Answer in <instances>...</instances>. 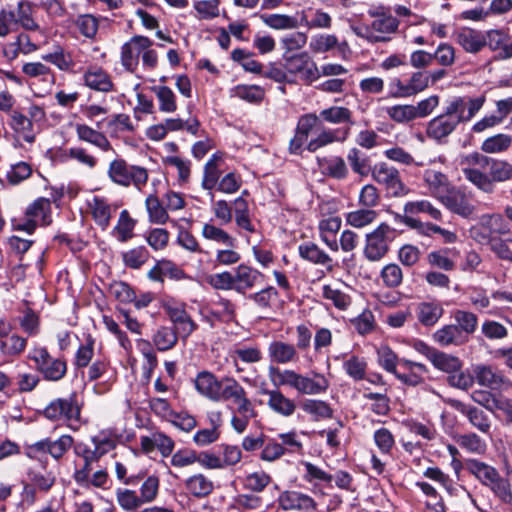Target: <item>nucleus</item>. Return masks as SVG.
Returning <instances> with one entry per match:
<instances>
[{
	"mask_svg": "<svg viewBox=\"0 0 512 512\" xmlns=\"http://www.w3.org/2000/svg\"><path fill=\"white\" fill-rule=\"evenodd\" d=\"M461 165L465 179L486 194L494 193L495 182H506L512 179V164L479 152L464 156Z\"/></svg>",
	"mask_w": 512,
	"mask_h": 512,
	"instance_id": "1",
	"label": "nucleus"
},
{
	"mask_svg": "<svg viewBox=\"0 0 512 512\" xmlns=\"http://www.w3.org/2000/svg\"><path fill=\"white\" fill-rule=\"evenodd\" d=\"M269 378L275 387L288 386L304 395H319L325 393L329 388L328 379L319 373L314 377H308L295 370H280L278 367H269Z\"/></svg>",
	"mask_w": 512,
	"mask_h": 512,
	"instance_id": "2",
	"label": "nucleus"
},
{
	"mask_svg": "<svg viewBox=\"0 0 512 512\" xmlns=\"http://www.w3.org/2000/svg\"><path fill=\"white\" fill-rule=\"evenodd\" d=\"M196 391L212 402L230 401L237 398V393L244 387L234 378L225 376L221 379L210 371H200L194 379Z\"/></svg>",
	"mask_w": 512,
	"mask_h": 512,
	"instance_id": "3",
	"label": "nucleus"
},
{
	"mask_svg": "<svg viewBox=\"0 0 512 512\" xmlns=\"http://www.w3.org/2000/svg\"><path fill=\"white\" fill-rule=\"evenodd\" d=\"M108 176L112 182L123 187L133 185L141 190L148 181V172L144 167L129 165L124 159H114L108 168Z\"/></svg>",
	"mask_w": 512,
	"mask_h": 512,
	"instance_id": "4",
	"label": "nucleus"
},
{
	"mask_svg": "<svg viewBox=\"0 0 512 512\" xmlns=\"http://www.w3.org/2000/svg\"><path fill=\"white\" fill-rule=\"evenodd\" d=\"M51 221V202L47 198L40 197L26 208L23 217L13 220V228L32 234L38 225L46 226Z\"/></svg>",
	"mask_w": 512,
	"mask_h": 512,
	"instance_id": "5",
	"label": "nucleus"
},
{
	"mask_svg": "<svg viewBox=\"0 0 512 512\" xmlns=\"http://www.w3.org/2000/svg\"><path fill=\"white\" fill-rule=\"evenodd\" d=\"M285 69L289 78L300 80L305 84H311L320 78V70L307 52H300L293 55L284 54Z\"/></svg>",
	"mask_w": 512,
	"mask_h": 512,
	"instance_id": "6",
	"label": "nucleus"
},
{
	"mask_svg": "<svg viewBox=\"0 0 512 512\" xmlns=\"http://www.w3.org/2000/svg\"><path fill=\"white\" fill-rule=\"evenodd\" d=\"M29 358L46 380L59 381L66 374V362L60 358H53L45 347H34Z\"/></svg>",
	"mask_w": 512,
	"mask_h": 512,
	"instance_id": "7",
	"label": "nucleus"
},
{
	"mask_svg": "<svg viewBox=\"0 0 512 512\" xmlns=\"http://www.w3.org/2000/svg\"><path fill=\"white\" fill-rule=\"evenodd\" d=\"M393 231L388 224L381 223L375 230L366 234L363 253L368 261L378 262L387 254Z\"/></svg>",
	"mask_w": 512,
	"mask_h": 512,
	"instance_id": "8",
	"label": "nucleus"
},
{
	"mask_svg": "<svg viewBox=\"0 0 512 512\" xmlns=\"http://www.w3.org/2000/svg\"><path fill=\"white\" fill-rule=\"evenodd\" d=\"M372 177L378 184L383 185L391 196L400 197L408 193L398 169L385 162L377 163L374 166Z\"/></svg>",
	"mask_w": 512,
	"mask_h": 512,
	"instance_id": "9",
	"label": "nucleus"
},
{
	"mask_svg": "<svg viewBox=\"0 0 512 512\" xmlns=\"http://www.w3.org/2000/svg\"><path fill=\"white\" fill-rule=\"evenodd\" d=\"M278 506L285 512H316L317 502L308 494L297 490H285L277 499Z\"/></svg>",
	"mask_w": 512,
	"mask_h": 512,
	"instance_id": "10",
	"label": "nucleus"
},
{
	"mask_svg": "<svg viewBox=\"0 0 512 512\" xmlns=\"http://www.w3.org/2000/svg\"><path fill=\"white\" fill-rule=\"evenodd\" d=\"M439 201L449 211L465 219L471 218L476 211V207L470 202L466 194L456 186H453L445 195L441 196Z\"/></svg>",
	"mask_w": 512,
	"mask_h": 512,
	"instance_id": "11",
	"label": "nucleus"
},
{
	"mask_svg": "<svg viewBox=\"0 0 512 512\" xmlns=\"http://www.w3.org/2000/svg\"><path fill=\"white\" fill-rule=\"evenodd\" d=\"M164 309L175 326L174 330L181 338L186 339L196 330L197 324L187 313L185 304L168 303L164 306Z\"/></svg>",
	"mask_w": 512,
	"mask_h": 512,
	"instance_id": "12",
	"label": "nucleus"
},
{
	"mask_svg": "<svg viewBox=\"0 0 512 512\" xmlns=\"http://www.w3.org/2000/svg\"><path fill=\"white\" fill-rule=\"evenodd\" d=\"M44 416L50 420H79L80 407L76 401L75 395L69 398H58L52 401L45 409Z\"/></svg>",
	"mask_w": 512,
	"mask_h": 512,
	"instance_id": "13",
	"label": "nucleus"
},
{
	"mask_svg": "<svg viewBox=\"0 0 512 512\" xmlns=\"http://www.w3.org/2000/svg\"><path fill=\"white\" fill-rule=\"evenodd\" d=\"M152 41L144 36H134L125 43L121 49V63L130 72H134L139 63V56L146 48H150Z\"/></svg>",
	"mask_w": 512,
	"mask_h": 512,
	"instance_id": "14",
	"label": "nucleus"
},
{
	"mask_svg": "<svg viewBox=\"0 0 512 512\" xmlns=\"http://www.w3.org/2000/svg\"><path fill=\"white\" fill-rule=\"evenodd\" d=\"M456 114L448 113V105L443 114L429 121L426 134L429 138L440 141L449 136L460 124Z\"/></svg>",
	"mask_w": 512,
	"mask_h": 512,
	"instance_id": "15",
	"label": "nucleus"
},
{
	"mask_svg": "<svg viewBox=\"0 0 512 512\" xmlns=\"http://www.w3.org/2000/svg\"><path fill=\"white\" fill-rule=\"evenodd\" d=\"M485 97L476 98L455 97L448 102V113L456 114L460 122L470 121L483 107Z\"/></svg>",
	"mask_w": 512,
	"mask_h": 512,
	"instance_id": "16",
	"label": "nucleus"
},
{
	"mask_svg": "<svg viewBox=\"0 0 512 512\" xmlns=\"http://www.w3.org/2000/svg\"><path fill=\"white\" fill-rule=\"evenodd\" d=\"M449 404L459 413L465 416L469 423L483 434H489L491 429V419L481 409L467 405L459 400H450Z\"/></svg>",
	"mask_w": 512,
	"mask_h": 512,
	"instance_id": "17",
	"label": "nucleus"
},
{
	"mask_svg": "<svg viewBox=\"0 0 512 512\" xmlns=\"http://www.w3.org/2000/svg\"><path fill=\"white\" fill-rule=\"evenodd\" d=\"M236 397L237 398H232L230 401L237 406V412L240 416L233 415L231 425L237 433L241 434L246 430L249 420L254 417L255 411L244 388L237 393Z\"/></svg>",
	"mask_w": 512,
	"mask_h": 512,
	"instance_id": "18",
	"label": "nucleus"
},
{
	"mask_svg": "<svg viewBox=\"0 0 512 512\" xmlns=\"http://www.w3.org/2000/svg\"><path fill=\"white\" fill-rule=\"evenodd\" d=\"M73 445V438L70 435H62L57 440L44 439L32 444L29 447L28 455L44 452L49 453L54 459H60Z\"/></svg>",
	"mask_w": 512,
	"mask_h": 512,
	"instance_id": "19",
	"label": "nucleus"
},
{
	"mask_svg": "<svg viewBox=\"0 0 512 512\" xmlns=\"http://www.w3.org/2000/svg\"><path fill=\"white\" fill-rule=\"evenodd\" d=\"M29 485L25 487L28 493L29 486L31 489L32 501H34L35 491L47 493L51 490L56 482V476L52 471H48L44 466L33 467L28 471Z\"/></svg>",
	"mask_w": 512,
	"mask_h": 512,
	"instance_id": "20",
	"label": "nucleus"
},
{
	"mask_svg": "<svg viewBox=\"0 0 512 512\" xmlns=\"http://www.w3.org/2000/svg\"><path fill=\"white\" fill-rule=\"evenodd\" d=\"M267 353L270 362L278 365L297 362L299 359L295 345L280 340L270 342Z\"/></svg>",
	"mask_w": 512,
	"mask_h": 512,
	"instance_id": "21",
	"label": "nucleus"
},
{
	"mask_svg": "<svg viewBox=\"0 0 512 512\" xmlns=\"http://www.w3.org/2000/svg\"><path fill=\"white\" fill-rule=\"evenodd\" d=\"M423 181L430 194L438 200L454 186L446 174L432 168L423 172Z\"/></svg>",
	"mask_w": 512,
	"mask_h": 512,
	"instance_id": "22",
	"label": "nucleus"
},
{
	"mask_svg": "<svg viewBox=\"0 0 512 512\" xmlns=\"http://www.w3.org/2000/svg\"><path fill=\"white\" fill-rule=\"evenodd\" d=\"M262 276L258 270L241 264L233 271L234 290L239 294H245L258 283Z\"/></svg>",
	"mask_w": 512,
	"mask_h": 512,
	"instance_id": "23",
	"label": "nucleus"
},
{
	"mask_svg": "<svg viewBox=\"0 0 512 512\" xmlns=\"http://www.w3.org/2000/svg\"><path fill=\"white\" fill-rule=\"evenodd\" d=\"M473 374L479 385L490 389H500L506 382L503 373L490 365H476Z\"/></svg>",
	"mask_w": 512,
	"mask_h": 512,
	"instance_id": "24",
	"label": "nucleus"
},
{
	"mask_svg": "<svg viewBox=\"0 0 512 512\" xmlns=\"http://www.w3.org/2000/svg\"><path fill=\"white\" fill-rule=\"evenodd\" d=\"M399 365L406 370V372H396L395 377L403 384L408 386H418L423 383V375L428 372L427 367L418 362H413L407 359H400Z\"/></svg>",
	"mask_w": 512,
	"mask_h": 512,
	"instance_id": "25",
	"label": "nucleus"
},
{
	"mask_svg": "<svg viewBox=\"0 0 512 512\" xmlns=\"http://www.w3.org/2000/svg\"><path fill=\"white\" fill-rule=\"evenodd\" d=\"M299 256L315 265H321L328 272L334 270L333 259L313 242H305L298 246Z\"/></svg>",
	"mask_w": 512,
	"mask_h": 512,
	"instance_id": "26",
	"label": "nucleus"
},
{
	"mask_svg": "<svg viewBox=\"0 0 512 512\" xmlns=\"http://www.w3.org/2000/svg\"><path fill=\"white\" fill-rule=\"evenodd\" d=\"M455 41L465 52L471 54H476L485 47L484 33L470 28L459 30Z\"/></svg>",
	"mask_w": 512,
	"mask_h": 512,
	"instance_id": "27",
	"label": "nucleus"
},
{
	"mask_svg": "<svg viewBox=\"0 0 512 512\" xmlns=\"http://www.w3.org/2000/svg\"><path fill=\"white\" fill-rule=\"evenodd\" d=\"M84 82L87 87L101 92H109L113 83L107 72L98 66H91L84 73Z\"/></svg>",
	"mask_w": 512,
	"mask_h": 512,
	"instance_id": "28",
	"label": "nucleus"
},
{
	"mask_svg": "<svg viewBox=\"0 0 512 512\" xmlns=\"http://www.w3.org/2000/svg\"><path fill=\"white\" fill-rule=\"evenodd\" d=\"M265 394L269 397L267 405L273 412L284 417H290L294 414L296 410L295 402L286 397L281 391L268 390Z\"/></svg>",
	"mask_w": 512,
	"mask_h": 512,
	"instance_id": "29",
	"label": "nucleus"
},
{
	"mask_svg": "<svg viewBox=\"0 0 512 512\" xmlns=\"http://www.w3.org/2000/svg\"><path fill=\"white\" fill-rule=\"evenodd\" d=\"M88 207L96 224L105 230L112 216V208L105 198L94 196L89 202Z\"/></svg>",
	"mask_w": 512,
	"mask_h": 512,
	"instance_id": "30",
	"label": "nucleus"
},
{
	"mask_svg": "<svg viewBox=\"0 0 512 512\" xmlns=\"http://www.w3.org/2000/svg\"><path fill=\"white\" fill-rule=\"evenodd\" d=\"M341 224L342 221L338 216L324 218L319 222L320 238L332 251L339 250L335 235L340 230Z\"/></svg>",
	"mask_w": 512,
	"mask_h": 512,
	"instance_id": "31",
	"label": "nucleus"
},
{
	"mask_svg": "<svg viewBox=\"0 0 512 512\" xmlns=\"http://www.w3.org/2000/svg\"><path fill=\"white\" fill-rule=\"evenodd\" d=\"M321 172L331 178L342 180L348 176V167L342 157L330 156L318 158Z\"/></svg>",
	"mask_w": 512,
	"mask_h": 512,
	"instance_id": "32",
	"label": "nucleus"
},
{
	"mask_svg": "<svg viewBox=\"0 0 512 512\" xmlns=\"http://www.w3.org/2000/svg\"><path fill=\"white\" fill-rule=\"evenodd\" d=\"M75 129L80 140L90 143L103 151H114L108 138L102 132L85 124H77Z\"/></svg>",
	"mask_w": 512,
	"mask_h": 512,
	"instance_id": "33",
	"label": "nucleus"
},
{
	"mask_svg": "<svg viewBox=\"0 0 512 512\" xmlns=\"http://www.w3.org/2000/svg\"><path fill=\"white\" fill-rule=\"evenodd\" d=\"M443 307L435 302H421L416 307L418 321L424 326H433L443 315Z\"/></svg>",
	"mask_w": 512,
	"mask_h": 512,
	"instance_id": "34",
	"label": "nucleus"
},
{
	"mask_svg": "<svg viewBox=\"0 0 512 512\" xmlns=\"http://www.w3.org/2000/svg\"><path fill=\"white\" fill-rule=\"evenodd\" d=\"M9 125L11 129L24 141L31 143L35 139L32 120L18 111H12L10 114Z\"/></svg>",
	"mask_w": 512,
	"mask_h": 512,
	"instance_id": "35",
	"label": "nucleus"
},
{
	"mask_svg": "<svg viewBox=\"0 0 512 512\" xmlns=\"http://www.w3.org/2000/svg\"><path fill=\"white\" fill-rule=\"evenodd\" d=\"M464 468L486 486L492 483L493 479L499 474L494 467L477 459H466Z\"/></svg>",
	"mask_w": 512,
	"mask_h": 512,
	"instance_id": "36",
	"label": "nucleus"
},
{
	"mask_svg": "<svg viewBox=\"0 0 512 512\" xmlns=\"http://www.w3.org/2000/svg\"><path fill=\"white\" fill-rule=\"evenodd\" d=\"M185 488L194 497L204 498L212 493L214 484L207 476L198 473L190 476L185 481Z\"/></svg>",
	"mask_w": 512,
	"mask_h": 512,
	"instance_id": "37",
	"label": "nucleus"
},
{
	"mask_svg": "<svg viewBox=\"0 0 512 512\" xmlns=\"http://www.w3.org/2000/svg\"><path fill=\"white\" fill-rule=\"evenodd\" d=\"M22 72L27 77L38 79L49 87L55 82V74L50 67L42 62H27L22 66Z\"/></svg>",
	"mask_w": 512,
	"mask_h": 512,
	"instance_id": "38",
	"label": "nucleus"
},
{
	"mask_svg": "<svg viewBox=\"0 0 512 512\" xmlns=\"http://www.w3.org/2000/svg\"><path fill=\"white\" fill-rule=\"evenodd\" d=\"M8 329V326H4L3 330L0 331V335L2 337L0 349L3 354L8 356L19 355L26 348V339L16 334L8 335Z\"/></svg>",
	"mask_w": 512,
	"mask_h": 512,
	"instance_id": "39",
	"label": "nucleus"
},
{
	"mask_svg": "<svg viewBox=\"0 0 512 512\" xmlns=\"http://www.w3.org/2000/svg\"><path fill=\"white\" fill-rule=\"evenodd\" d=\"M433 339L441 346L462 345L467 338L461 334L454 324L445 325L433 334Z\"/></svg>",
	"mask_w": 512,
	"mask_h": 512,
	"instance_id": "40",
	"label": "nucleus"
},
{
	"mask_svg": "<svg viewBox=\"0 0 512 512\" xmlns=\"http://www.w3.org/2000/svg\"><path fill=\"white\" fill-rule=\"evenodd\" d=\"M302 410L311 416L314 421L329 419L333 416V409L330 405L318 399H305L301 403Z\"/></svg>",
	"mask_w": 512,
	"mask_h": 512,
	"instance_id": "41",
	"label": "nucleus"
},
{
	"mask_svg": "<svg viewBox=\"0 0 512 512\" xmlns=\"http://www.w3.org/2000/svg\"><path fill=\"white\" fill-rule=\"evenodd\" d=\"M398 28V21L392 16H382L373 20L370 25V30L373 35L384 38L383 40H377V42H386L390 40L388 36L394 33Z\"/></svg>",
	"mask_w": 512,
	"mask_h": 512,
	"instance_id": "42",
	"label": "nucleus"
},
{
	"mask_svg": "<svg viewBox=\"0 0 512 512\" xmlns=\"http://www.w3.org/2000/svg\"><path fill=\"white\" fill-rule=\"evenodd\" d=\"M16 27L21 25L25 30H38L39 25L33 18V7L28 1L18 2L15 9Z\"/></svg>",
	"mask_w": 512,
	"mask_h": 512,
	"instance_id": "43",
	"label": "nucleus"
},
{
	"mask_svg": "<svg viewBox=\"0 0 512 512\" xmlns=\"http://www.w3.org/2000/svg\"><path fill=\"white\" fill-rule=\"evenodd\" d=\"M201 235L204 239L225 245L227 247H234L236 239L223 230L211 223H205L202 226Z\"/></svg>",
	"mask_w": 512,
	"mask_h": 512,
	"instance_id": "44",
	"label": "nucleus"
},
{
	"mask_svg": "<svg viewBox=\"0 0 512 512\" xmlns=\"http://www.w3.org/2000/svg\"><path fill=\"white\" fill-rule=\"evenodd\" d=\"M404 212L410 215H416L420 213L427 214L434 220L440 221L442 220L443 214L435 207L429 200H417V201H409L404 205Z\"/></svg>",
	"mask_w": 512,
	"mask_h": 512,
	"instance_id": "45",
	"label": "nucleus"
},
{
	"mask_svg": "<svg viewBox=\"0 0 512 512\" xmlns=\"http://www.w3.org/2000/svg\"><path fill=\"white\" fill-rule=\"evenodd\" d=\"M221 161V155L215 153L206 162L204 166V174L202 179V187L206 190H212L216 187L220 177L219 162Z\"/></svg>",
	"mask_w": 512,
	"mask_h": 512,
	"instance_id": "46",
	"label": "nucleus"
},
{
	"mask_svg": "<svg viewBox=\"0 0 512 512\" xmlns=\"http://www.w3.org/2000/svg\"><path fill=\"white\" fill-rule=\"evenodd\" d=\"M261 19L265 25L275 30H292L299 27L298 19L286 14H265Z\"/></svg>",
	"mask_w": 512,
	"mask_h": 512,
	"instance_id": "47",
	"label": "nucleus"
},
{
	"mask_svg": "<svg viewBox=\"0 0 512 512\" xmlns=\"http://www.w3.org/2000/svg\"><path fill=\"white\" fill-rule=\"evenodd\" d=\"M152 340L157 350L164 352L171 350L177 344L178 334L173 328L162 326L157 329Z\"/></svg>",
	"mask_w": 512,
	"mask_h": 512,
	"instance_id": "48",
	"label": "nucleus"
},
{
	"mask_svg": "<svg viewBox=\"0 0 512 512\" xmlns=\"http://www.w3.org/2000/svg\"><path fill=\"white\" fill-rule=\"evenodd\" d=\"M146 210L149 215V221L154 224H165L169 215L156 195L150 194L145 200Z\"/></svg>",
	"mask_w": 512,
	"mask_h": 512,
	"instance_id": "49",
	"label": "nucleus"
},
{
	"mask_svg": "<svg viewBox=\"0 0 512 512\" xmlns=\"http://www.w3.org/2000/svg\"><path fill=\"white\" fill-rule=\"evenodd\" d=\"M512 144V137L508 134H496L486 138L481 144V150L487 154H496L506 151Z\"/></svg>",
	"mask_w": 512,
	"mask_h": 512,
	"instance_id": "50",
	"label": "nucleus"
},
{
	"mask_svg": "<svg viewBox=\"0 0 512 512\" xmlns=\"http://www.w3.org/2000/svg\"><path fill=\"white\" fill-rule=\"evenodd\" d=\"M152 91L156 95L161 112L174 113L177 110L176 95L169 87L155 86Z\"/></svg>",
	"mask_w": 512,
	"mask_h": 512,
	"instance_id": "51",
	"label": "nucleus"
},
{
	"mask_svg": "<svg viewBox=\"0 0 512 512\" xmlns=\"http://www.w3.org/2000/svg\"><path fill=\"white\" fill-rule=\"evenodd\" d=\"M42 60L55 65L61 71H70L74 67V61L69 52L62 47H56L53 52L42 55Z\"/></svg>",
	"mask_w": 512,
	"mask_h": 512,
	"instance_id": "52",
	"label": "nucleus"
},
{
	"mask_svg": "<svg viewBox=\"0 0 512 512\" xmlns=\"http://www.w3.org/2000/svg\"><path fill=\"white\" fill-rule=\"evenodd\" d=\"M322 297L331 301L339 310H346L351 304L350 296L331 284L322 287Z\"/></svg>",
	"mask_w": 512,
	"mask_h": 512,
	"instance_id": "53",
	"label": "nucleus"
},
{
	"mask_svg": "<svg viewBox=\"0 0 512 512\" xmlns=\"http://www.w3.org/2000/svg\"><path fill=\"white\" fill-rule=\"evenodd\" d=\"M302 20L310 29H329L332 25L331 16L320 9L309 10L307 14L303 15Z\"/></svg>",
	"mask_w": 512,
	"mask_h": 512,
	"instance_id": "54",
	"label": "nucleus"
},
{
	"mask_svg": "<svg viewBox=\"0 0 512 512\" xmlns=\"http://www.w3.org/2000/svg\"><path fill=\"white\" fill-rule=\"evenodd\" d=\"M135 224V220L130 217L127 210L121 211L117 225L113 229L117 239L120 242H126L131 239Z\"/></svg>",
	"mask_w": 512,
	"mask_h": 512,
	"instance_id": "55",
	"label": "nucleus"
},
{
	"mask_svg": "<svg viewBox=\"0 0 512 512\" xmlns=\"http://www.w3.org/2000/svg\"><path fill=\"white\" fill-rule=\"evenodd\" d=\"M480 224L488 229L490 234L505 235L510 231L503 215L500 213L483 214L480 218Z\"/></svg>",
	"mask_w": 512,
	"mask_h": 512,
	"instance_id": "56",
	"label": "nucleus"
},
{
	"mask_svg": "<svg viewBox=\"0 0 512 512\" xmlns=\"http://www.w3.org/2000/svg\"><path fill=\"white\" fill-rule=\"evenodd\" d=\"M458 445L470 453L483 455L487 450L485 441L476 433H467L457 438Z\"/></svg>",
	"mask_w": 512,
	"mask_h": 512,
	"instance_id": "57",
	"label": "nucleus"
},
{
	"mask_svg": "<svg viewBox=\"0 0 512 512\" xmlns=\"http://www.w3.org/2000/svg\"><path fill=\"white\" fill-rule=\"evenodd\" d=\"M431 363L438 370L448 374L456 372L462 368V362L458 357L446 354L441 351H437L435 356H433Z\"/></svg>",
	"mask_w": 512,
	"mask_h": 512,
	"instance_id": "58",
	"label": "nucleus"
},
{
	"mask_svg": "<svg viewBox=\"0 0 512 512\" xmlns=\"http://www.w3.org/2000/svg\"><path fill=\"white\" fill-rule=\"evenodd\" d=\"M454 320L456 327L461 334L466 333L467 335L473 334L478 325L477 316L469 311L456 310L454 312Z\"/></svg>",
	"mask_w": 512,
	"mask_h": 512,
	"instance_id": "59",
	"label": "nucleus"
},
{
	"mask_svg": "<svg viewBox=\"0 0 512 512\" xmlns=\"http://www.w3.org/2000/svg\"><path fill=\"white\" fill-rule=\"evenodd\" d=\"M377 215V212L372 209H357L346 215V222L352 227L363 228L373 223Z\"/></svg>",
	"mask_w": 512,
	"mask_h": 512,
	"instance_id": "60",
	"label": "nucleus"
},
{
	"mask_svg": "<svg viewBox=\"0 0 512 512\" xmlns=\"http://www.w3.org/2000/svg\"><path fill=\"white\" fill-rule=\"evenodd\" d=\"M116 501L124 511L128 512H134L143 505L136 492L130 489H117Z\"/></svg>",
	"mask_w": 512,
	"mask_h": 512,
	"instance_id": "61",
	"label": "nucleus"
},
{
	"mask_svg": "<svg viewBox=\"0 0 512 512\" xmlns=\"http://www.w3.org/2000/svg\"><path fill=\"white\" fill-rule=\"evenodd\" d=\"M32 175V167L29 163L20 161L11 164L6 172V179L11 185H18Z\"/></svg>",
	"mask_w": 512,
	"mask_h": 512,
	"instance_id": "62",
	"label": "nucleus"
},
{
	"mask_svg": "<svg viewBox=\"0 0 512 512\" xmlns=\"http://www.w3.org/2000/svg\"><path fill=\"white\" fill-rule=\"evenodd\" d=\"M471 398L474 402L485 407L487 410L494 412L495 410L503 411V406L506 399H500L495 397L488 391L476 390L471 394Z\"/></svg>",
	"mask_w": 512,
	"mask_h": 512,
	"instance_id": "63",
	"label": "nucleus"
},
{
	"mask_svg": "<svg viewBox=\"0 0 512 512\" xmlns=\"http://www.w3.org/2000/svg\"><path fill=\"white\" fill-rule=\"evenodd\" d=\"M94 449H92L100 457L116 447V438L110 431H100L91 439Z\"/></svg>",
	"mask_w": 512,
	"mask_h": 512,
	"instance_id": "64",
	"label": "nucleus"
}]
</instances>
